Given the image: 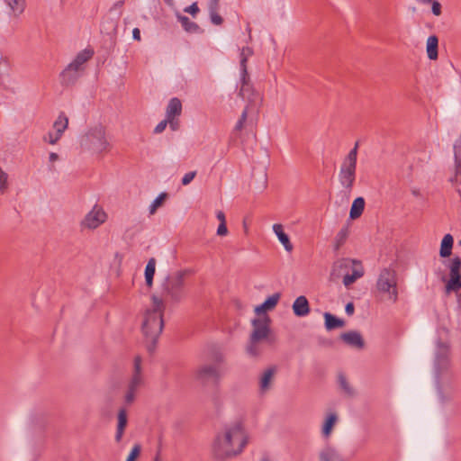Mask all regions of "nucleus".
I'll return each mask as SVG.
<instances>
[{
  "mask_svg": "<svg viewBox=\"0 0 461 461\" xmlns=\"http://www.w3.org/2000/svg\"><path fill=\"white\" fill-rule=\"evenodd\" d=\"M249 442L244 424L240 420L226 424L217 432L211 444V454L217 461H227L240 456Z\"/></svg>",
  "mask_w": 461,
  "mask_h": 461,
  "instance_id": "nucleus-1",
  "label": "nucleus"
},
{
  "mask_svg": "<svg viewBox=\"0 0 461 461\" xmlns=\"http://www.w3.org/2000/svg\"><path fill=\"white\" fill-rule=\"evenodd\" d=\"M279 300L280 294L276 293L269 296L262 304L255 308L258 317L251 321L252 331L247 346L249 355L253 357L258 356L263 351L264 343L273 345L276 341L270 330V318L266 312L275 309Z\"/></svg>",
  "mask_w": 461,
  "mask_h": 461,
  "instance_id": "nucleus-2",
  "label": "nucleus"
},
{
  "mask_svg": "<svg viewBox=\"0 0 461 461\" xmlns=\"http://www.w3.org/2000/svg\"><path fill=\"white\" fill-rule=\"evenodd\" d=\"M150 300V305L143 312L142 332L147 339L155 342L164 328L166 303L158 294H153Z\"/></svg>",
  "mask_w": 461,
  "mask_h": 461,
  "instance_id": "nucleus-3",
  "label": "nucleus"
},
{
  "mask_svg": "<svg viewBox=\"0 0 461 461\" xmlns=\"http://www.w3.org/2000/svg\"><path fill=\"white\" fill-rule=\"evenodd\" d=\"M79 143L83 150L101 157L108 154L113 149V145L107 137L105 128L102 125L90 128L81 136Z\"/></svg>",
  "mask_w": 461,
  "mask_h": 461,
  "instance_id": "nucleus-4",
  "label": "nucleus"
},
{
  "mask_svg": "<svg viewBox=\"0 0 461 461\" xmlns=\"http://www.w3.org/2000/svg\"><path fill=\"white\" fill-rule=\"evenodd\" d=\"M186 275V270H178L167 276L161 283V294L158 296L165 303H179L182 301L185 296V282Z\"/></svg>",
  "mask_w": 461,
  "mask_h": 461,
  "instance_id": "nucleus-5",
  "label": "nucleus"
},
{
  "mask_svg": "<svg viewBox=\"0 0 461 461\" xmlns=\"http://www.w3.org/2000/svg\"><path fill=\"white\" fill-rule=\"evenodd\" d=\"M375 286L384 300L393 303L398 301V277L394 269L383 268L378 275Z\"/></svg>",
  "mask_w": 461,
  "mask_h": 461,
  "instance_id": "nucleus-6",
  "label": "nucleus"
},
{
  "mask_svg": "<svg viewBox=\"0 0 461 461\" xmlns=\"http://www.w3.org/2000/svg\"><path fill=\"white\" fill-rule=\"evenodd\" d=\"M358 146V142H356L354 148L344 158L339 171V181L348 192L352 190L356 181Z\"/></svg>",
  "mask_w": 461,
  "mask_h": 461,
  "instance_id": "nucleus-7",
  "label": "nucleus"
},
{
  "mask_svg": "<svg viewBox=\"0 0 461 461\" xmlns=\"http://www.w3.org/2000/svg\"><path fill=\"white\" fill-rule=\"evenodd\" d=\"M143 384L142 360L140 356H136L133 361L132 374L124 394V401L127 404L130 405L135 401L137 393Z\"/></svg>",
  "mask_w": 461,
  "mask_h": 461,
  "instance_id": "nucleus-8",
  "label": "nucleus"
},
{
  "mask_svg": "<svg viewBox=\"0 0 461 461\" xmlns=\"http://www.w3.org/2000/svg\"><path fill=\"white\" fill-rule=\"evenodd\" d=\"M93 55L94 51L90 49L80 51L74 60L63 70L61 74L63 80L68 84L73 82L77 78L78 72L84 69V64L87 62Z\"/></svg>",
  "mask_w": 461,
  "mask_h": 461,
  "instance_id": "nucleus-9",
  "label": "nucleus"
},
{
  "mask_svg": "<svg viewBox=\"0 0 461 461\" xmlns=\"http://www.w3.org/2000/svg\"><path fill=\"white\" fill-rule=\"evenodd\" d=\"M108 219L107 212L99 204H95L80 221L82 230H94L104 224Z\"/></svg>",
  "mask_w": 461,
  "mask_h": 461,
  "instance_id": "nucleus-10",
  "label": "nucleus"
},
{
  "mask_svg": "<svg viewBox=\"0 0 461 461\" xmlns=\"http://www.w3.org/2000/svg\"><path fill=\"white\" fill-rule=\"evenodd\" d=\"M449 279L446 284V292H456L461 288V259L453 258L448 265Z\"/></svg>",
  "mask_w": 461,
  "mask_h": 461,
  "instance_id": "nucleus-11",
  "label": "nucleus"
},
{
  "mask_svg": "<svg viewBox=\"0 0 461 461\" xmlns=\"http://www.w3.org/2000/svg\"><path fill=\"white\" fill-rule=\"evenodd\" d=\"M194 375V378L203 384H206L210 379L219 382L221 376L219 367L210 364L198 366Z\"/></svg>",
  "mask_w": 461,
  "mask_h": 461,
  "instance_id": "nucleus-12",
  "label": "nucleus"
},
{
  "mask_svg": "<svg viewBox=\"0 0 461 461\" xmlns=\"http://www.w3.org/2000/svg\"><path fill=\"white\" fill-rule=\"evenodd\" d=\"M357 260L351 258H339L336 260L331 267L330 280L337 281L354 267Z\"/></svg>",
  "mask_w": 461,
  "mask_h": 461,
  "instance_id": "nucleus-13",
  "label": "nucleus"
},
{
  "mask_svg": "<svg viewBox=\"0 0 461 461\" xmlns=\"http://www.w3.org/2000/svg\"><path fill=\"white\" fill-rule=\"evenodd\" d=\"M351 274L346 273L343 277V285L346 287L350 286L353 283H355L357 279L361 278L365 270L360 261H357L354 267L351 268Z\"/></svg>",
  "mask_w": 461,
  "mask_h": 461,
  "instance_id": "nucleus-14",
  "label": "nucleus"
},
{
  "mask_svg": "<svg viewBox=\"0 0 461 461\" xmlns=\"http://www.w3.org/2000/svg\"><path fill=\"white\" fill-rule=\"evenodd\" d=\"M127 423H128L127 411L124 408H121L118 411V414H117V427H116V433H115V437H114L115 441L117 443H120L122 441Z\"/></svg>",
  "mask_w": 461,
  "mask_h": 461,
  "instance_id": "nucleus-15",
  "label": "nucleus"
},
{
  "mask_svg": "<svg viewBox=\"0 0 461 461\" xmlns=\"http://www.w3.org/2000/svg\"><path fill=\"white\" fill-rule=\"evenodd\" d=\"M272 229L285 251L292 252L294 246L289 236L285 232L284 226L281 223H275Z\"/></svg>",
  "mask_w": 461,
  "mask_h": 461,
  "instance_id": "nucleus-16",
  "label": "nucleus"
},
{
  "mask_svg": "<svg viewBox=\"0 0 461 461\" xmlns=\"http://www.w3.org/2000/svg\"><path fill=\"white\" fill-rule=\"evenodd\" d=\"M341 339L350 347L361 349L365 346V341L359 332L349 331L341 334Z\"/></svg>",
  "mask_w": 461,
  "mask_h": 461,
  "instance_id": "nucleus-17",
  "label": "nucleus"
},
{
  "mask_svg": "<svg viewBox=\"0 0 461 461\" xmlns=\"http://www.w3.org/2000/svg\"><path fill=\"white\" fill-rule=\"evenodd\" d=\"M276 373V367H269L262 373L259 379V389L261 393H266L271 388Z\"/></svg>",
  "mask_w": 461,
  "mask_h": 461,
  "instance_id": "nucleus-18",
  "label": "nucleus"
},
{
  "mask_svg": "<svg viewBox=\"0 0 461 461\" xmlns=\"http://www.w3.org/2000/svg\"><path fill=\"white\" fill-rule=\"evenodd\" d=\"M294 313L298 317L306 316L310 312V306L307 298L301 295L293 303Z\"/></svg>",
  "mask_w": 461,
  "mask_h": 461,
  "instance_id": "nucleus-19",
  "label": "nucleus"
},
{
  "mask_svg": "<svg viewBox=\"0 0 461 461\" xmlns=\"http://www.w3.org/2000/svg\"><path fill=\"white\" fill-rule=\"evenodd\" d=\"M449 348L447 345L439 344L438 345V352L437 356V366L438 369L443 370L447 369L449 366Z\"/></svg>",
  "mask_w": 461,
  "mask_h": 461,
  "instance_id": "nucleus-20",
  "label": "nucleus"
},
{
  "mask_svg": "<svg viewBox=\"0 0 461 461\" xmlns=\"http://www.w3.org/2000/svg\"><path fill=\"white\" fill-rule=\"evenodd\" d=\"M182 113V104L181 101L174 97L172 98L167 107L166 117L167 119H175L178 117Z\"/></svg>",
  "mask_w": 461,
  "mask_h": 461,
  "instance_id": "nucleus-21",
  "label": "nucleus"
},
{
  "mask_svg": "<svg viewBox=\"0 0 461 461\" xmlns=\"http://www.w3.org/2000/svg\"><path fill=\"white\" fill-rule=\"evenodd\" d=\"M454 238L451 234H446L440 243L439 255L441 258H448L452 253Z\"/></svg>",
  "mask_w": 461,
  "mask_h": 461,
  "instance_id": "nucleus-22",
  "label": "nucleus"
},
{
  "mask_svg": "<svg viewBox=\"0 0 461 461\" xmlns=\"http://www.w3.org/2000/svg\"><path fill=\"white\" fill-rule=\"evenodd\" d=\"M68 118L64 113H60L53 122L52 131H55L56 135L61 138L65 131L68 129Z\"/></svg>",
  "mask_w": 461,
  "mask_h": 461,
  "instance_id": "nucleus-23",
  "label": "nucleus"
},
{
  "mask_svg": "<svg viewBox=\"0 0 461 461\" xmlns=\"http://www.w3.org/2000/svg\"><path fill=\"white\" fill-rule=\"evenodd\" d=\"M365 209V200L363 197H357L353 201V203L350 208L349 217L352 220H356L359 218Z\"/></svg>",
  "mask_w": 461,
  "mask_h": 461,
  "instance_id": "nucleus-24",
  "label": "nucleus"
},
{
  "mask_svg": "<svg viewBox=\"0 0 461 461\" xmlns=\"http://www.w3.org/2000/svg\"><path fill=\"white\" fill-rule=\"evenodd\" d=\"M338 416L334 412H330L328 414L323 426H322V435L325 438H329L333 430L335 424L337 423Z\"/></svg>",
  "mask_w": 461,
  "mask_h": 461,
  "instance_id": "nucleus-25",
  "label": "nucleus"
},
{
  "mask_svg": "<svg viewBox=\"0 0 461 461\" xmlns=\"http://www.w3.org/2000/svg\"><path fill=\"white\" fill-rule=\"evenodd\" d=\"M438 40L437 36H429L427 40V54L429 59L435 60L438 59Z\"/></svg>",
  "mask_w": 461,
  "mask_h": 461,
  "instance_id": "nucleus-26",
  "label": "nucleus"
},
{
  "mask_svg": "<svg viewBox=\"0 0 461 461\" xmlns=\"http://www.w3.org/2000/svg\"><path fill=\"white\" fill-rule=\"evenodd\" d=\"M156 271V259L151 258L149 259L146 268H145V281L146 285L149 287H151L153 285V277Z\"/></svg>",
  "mask_w": 461,
  "mask_h": 461,
  "instance_id": "nucleus-27",
  "label": "nucleus"
},
{
  "mask_svg": "<svg viewBox=\"0 0 461 461\" xmlns=\"http://www.w3.org/2000/svg\"><path fill=\"white\" fill-rule=\"evenodd\" d=\"M349 235V229L348 227H343L339 230V231L337 233L333 247L336 251H338L346 242Z\"/></svg>",
  "mask_w": 461,
  "mask_h": 461,
  "instance_id": "nucleus-28",
  "label": "nucleus"
},
{
  "mask_svg": "<svg viewBox=\"0 0 461 461\" xmlns=\"http://www.w3.org/2000/svg\"><path fill=\"white\" fill-rule=\"evenodd\" d=\"M177 20L187 32L195 33L200 31V27L186 16L178 14Z\"/></svg>",
  "mask_w": 461,
  "mask_h": 461,
  "instance_id": "nucleus-29",
  "label": "nucleus"
},
{
  "mask_svg": "<svg viewBox=\"0 0 461 461\" xmlns=\"http://www.w3.org/2000/svg\"><path fill=\"white\" fill-rule=\"evenodd\" d=\"M325 318V326L327 330H333L336 328H340L344 325V321L330 313L326 312L324 314Z\"/></svg>",
  "mask_w": 461,
  "mask_h": 461,
  "instance_id": "nucleus-30",
  "label": "nucleus"
},
{
  "mask_svg": "<svg viewBox=\"0 0 461 461\" xmlns=\"http://www.w3.org/2000/svg\"><path fill=\"white\" fill-rule=\"evenodd\" d=\"M321 461H343L339 453L330 447L324 449L321 455Z\"/></svg>",
  "mask_w": 461,
  "mask_h": 461,
  "instance_id": "nucleus-31",
  "label": "nucleus"
},
{
  "mask_svg": "<svg viewBox=\"0 0 461 461\" xmlns=\"http://www.w3.org/2000/svg\"><path fill=\"white\" fill-rule=\"evenodd\" d=\"M456 175L461 174V137L454 145Z\"/></svg>",
  "mask_w": 461,
  "mask_h": 461,
  "instance_id": "nucleus-32",
  "label": "nucleus"
},
{
  "mask_svg": "<svg viewBox=\"0 0 461 461\" xmlns=\"http://www.w3.org/2000/svg\"><path fill=\"white\" fill-rule=\"evenodd\" d=\"M14 15H20L25 8V0H5Z\"/></svg>",
  "mask_w": 461,
  "mask_h": 461,
  "instance_id": "nucleus-33",
  "label": "nucleus"
},
{
  "mask_svg": "<svg viewBox=\"0 0 461 461\" xmlns=\"http://www.w3.org/2000/svg\"><path fill=\"white\" fill-rule=\"evenodd\" d=\"M167 197V194L166 193H161L150 204L149 206V213L152 215L156 212L158 208L162 206L164 203L166 198Z\"/></svg>",
  "mask_w": 461,
  "mask_h": 461,
  "instance_id": "nucleus-34",
  "label": "nucleus"
},
{
  "mask_svg": "<svg viewBox=\"0 0 461 461\" xmlns=\"http://www.w3.org/2000/svg\"><path fill=\"white\" fill-rule=\"evenodd\" d=\"M8 190V174L0 167V194H4Z\"/></svg>",
  "mask_w": 461,
  "mask_h": 461,
  "instance_id": "nucleus-35",
  "label": "nucleus"
},
{
  "mask_svg": "<svg viewBox=\"0 0 461 461\" xmlns=\"http://www.w3.org/2000/svg\"><path fill=\"white\" fill-rule=\"evenodd\" d=\"M140 452H141L140 444H139V443L135 444L132 447L131 450L130 451V453L126 458V461H136L140 457Z\"/></svg>",
  "mask_w": 461,
  "mask_h": 461,
  "instance_id": "nucleus-36",
  "label": "nucleus"
},
{
  "mask_svg": "<svg viewBox=\"0 0 461 461\" xmlns=\"http://www.w3.org/2000/svg\"><path fill=\"white\" fill-rule=\"evenodd\" d=\"M218 8H212V5H209L211 21L215 25H221L223 22L221 16L217 13Z\"/></svg>",
  "mask_w": 461,
  "mask_h": 461,
  "instance_id": "nucleus-37",
  "label": "nucleus"
},
{
  "mask_svg": "<svg viewBox=\"0 0 461 461\" xmlns=\"http://www.w3.org/2000/svg\"><path fill=\"white\" fill-rule=\"evenodd\" d=\"M60 139L53 131H50L43 137V140L51 145H55Z\"/></svg>",
  "mask_w": 461,
  "mask_h": 461,
  "instance_id": "nucleus-38",
  "label": "nucleus"
},
{
  "mask_svg": "<svg viewBox=\"0 0 461 461\" xmlns=\"http://www.w3.org/2000/svg\"><path fill=\"white\" fill-rule=\"evenodd\" d=\"M339 382L341 388L345 391V393H347L348 394L353 393V391L344 375L339 376Z\"/></svg>",
  "mask_w": 461,
  "mask_h": 461,
  "instance_id": "nucleus-39",
  "label": "nucleus"
},
{
  "mask_svg": "<svg viewBox=\"0 0 461 461\" xmlns=\"http://www.w3.org/2000/svg\"><path fill=\"white\" fill-rule=\"evenodd\" d=\"M247 117H248V110L245 109L240 118V120L238 121L236 126H235V129L237 131H241L244 127V124H245V122L247 120Z\"/></svg>",
  "mask_w": 461,
  "mask_h": 461,
  "instance_id": "nucleus-40",
  "label": "nucleus"
},
{
  "mask_svg": "<svg viewBox=\"0 0 461 461\" xmlns=\"http://www.w3.org/2000/svg\"><path fill=\"white\" fill-rule=\"evenodd\" d=\"M196 176V171H191L186 173L182 178V184L184 185H189Z\"/></svg>",
  "mask_w": 461,
  "mask_h": 461,
  "instance_id": "nucleus-41",
  "label": "nucleus"
},
{
  "mask_svg": "<svg viewBox=\"0 0 461 461\" xmlns=\"http://www.w3.org/2000/svg\"><path fill=\"white\" fill-rule=\"evenodd\" d=\"M168 123L167 118L166 117L165 120L161 121L154 129V132L158 134L161 133L167 127Z\"/></svg>",
  "mask_w": 461,
  "mask_h": 461,
  "instance_id": "nucleus-42",
  "label": "nucleus"
},
{
  "mask_svg": "<svg viewBox=\"0 0 461 461\" xmlns=\"http://www.w3.org/2000/svg\"><path fill=\"white\" fill-rule=\"evenodd\" d=\"M185 12L191 14L193 16H195L199 12V8L196 3L192 4L190 6L185 8Z\"/></svg>",
  "mask_w": 461,
  "mask_h": 461,
  "instance_id": "nucleus-43",
  "label": "nucleus"
},
{
  "mask_svg": "<svg viewBox=\"0 0 461 461\" xmlns=\"http://www.w3.org/2000/svg\"><path fill=\"white\" fill-rule=\"evenodd\" d=\"M228 234V228L226 223H220L217 229V235L221 237H224Z\"/></svg>",
  "mask_w": 461,
  "mask_h": 461,
  "instance_id": "nucleus-44",
  "label": "nucleus"
},
{
  "mask_svg": "<svg viewBox=\"0 0 461 461\" xmlns=\"http://www.w3.org/2000/svg\"><path fill=\"white\" fill-rule=\"evenodd\" d=\"M432 13L438 16L441 14V5L438 1H432Z\"/></svg>",
  "mask_w": 461,
  "mask_h": 461,
  "instance_id": "nucleus-45",
  "label": "nucleus"
},
{
  "mask_svg": "<svg viewBox=\"0 0 461 461\" xmlns=\"http://www.w3.org/2000/svg\"><path fill=\"white\" fill-rule=\"evenodd\" d=\"M170 128L173 131H176L178 129V121L175 119H167Z\"/></svg>",
  "mask_w": 461,
  "mask_h": 461,
  "instance_id": "nucleus-46",
  "label": "nucleus"
},
{
  "mask_svg": "<svg viewBox=\"0 0 461 461\" xmlns=\"http://www.w3.org/2000/svg\"><path fill=\"white\" fill-rule=\"evenodd\" d=\"M216 217L219 220L220 223H226L225 213L222 211H218L216 212Z\"/></svg>",
  "mask_w": 461,
  "mask_h": 461,
  "instance_id": "nucleus-47",
  "label": "nucleus"
},
{
  "mask_svg": "<svg viewBox=\"0 0 461 461\" xmlns=\"http://www.w3.org/2000/svg\"><path fill=\"white\" fill-rule=\"evenodd\" d=\"M132 37L136 41H140V31L138 28L133 29Z\"/></svg>",
  "mask_w": 461,
  "mask_h": 461,
  "instance_id": "nucleus-48",
  "label": "nucleus"
},
{
  "mask_svg": "<svg viewBox=\"0 0 461 461\" xmlns=\"http://www.w3.org/2000/svg\"><path fill=\"white\" fill-rule=\"evenodd\" d=\"M346 312L348 314V315H351L353 314L354 312V305L352 303H348L347 305H346Z\"/></svg>",
  "mask_w": 461,
  "mask_h": 461,
  "instance_id": "nucleus-49",
  "label": "nucleus"
},
{
  "mask_svg": "<svg viewBox=\"0 0 461 461\" xmlns=\"http://www.w3.org/2000/svg\"><path fill=\"white\" fill-rule=\"evenodd\" d=\"M59 159V155L55 152H51L49 156V160L50 163H54Z\"/></svg>",
  "mask_w": 461,
  "mask_h": 461,
  "instance_id": "nucleus-50",
  "label": "nucleus"
},
{
  "mask_svg": "<svg viewBox=\"0 0 461 461\" xmlns=\"http://www.w3.org/2000/svg\"><path fill=\"white\" fill-rule=\"evenodd\" d=\"M220 0H210L209 5H212V8H218Z\"/></svg>",
  "mask_w": 461,
  "mask_h": 461,
  "instance_id": "nucleus-51",
  "label": "nucleus"
},
{
  "mask_svg": "<svg viewBox=\"0 0 461 461\" xmlns=\"http://www.w3.org/2000/svg\"><path fill=\"white\" fill-rule=\"evenodd\" d=\"M246 61H247V59H246L245 58H244V59H242V60H241V66H242V68H243V73H244V75H246V74H247V70H246Z\"/></svg>",
  "mask_w": 461,
  "mask_h": 461,
  "instance_id": "nucleus-52",
  "label": "nucleus"
},
{
  "mask_svg": "<svg viewBox=\"0 0 461 461\" xmlns=\"http://www.w3.org/2000/svg\"><path fill=\"white\" fill-rule=\"evenodd\" d=\"M243 229H244L245 234H248L249 233V226L245 221H243Z\"/></svg>",
  "mask_w": 461,
  "mask_h": 461,
  "instance_id": "nucleus-53",
  "label": "nucleus"
},
{
  "mask_svg": "<svg viewBox=\"0 0 461 461\" xmlns=\"http://www.w3.org/2000/svg\"><path fill=\"white\" fill-rule=\"evenodd\" d=\"M259 461H271V459L268 456H264L261 457Z\"/></svg>",
  "mask_w": 461,
  "mask_h": 461,
  "instance_id": "nucleus-54",
  "label": "nucleus"
},
{
  "mask_svg": "<svg viewBox=\"0 0 461 461\" xmlns=\"http://www.w3.org/2000/svg\"><path fill=\"white\" fill-rule=\"evenodd\" d=\"M412 194L415 195V196H419L420 195V191L412 190Z\"/></svg>",
  "mask_w": 461,
  "mask_h": 461,
  "instance_id": "nucleus-55",
  "label": "nucleus"
},
{
  "mask_svg": "<svg viewBox=\"0 0 461 461\" xmlns=\"http://www.w3.org/2000/svg\"><path fill=\"white\" fill-rule=\"evenodd\" d=\"M459 245L461 246V240L459 241Z\"/></svg>",
  "mask_w": 461,
  "mask_h": 461,
  "instance_id": "nucleus-56",
  "label": "nucleus"
},
{
  "mask_svg": "<svg viewBox=\"0 0 461 461\" xmlns=\"http://www.w3.org/2000/svg\"><path fill=\"white\" fill-rule=\"evenodd\" d=\"M167 2H169L170 0H166Z\"/></svg>",
  "mask_w": 461,
  "mask_h": 461,
  "instance_id": "nucleus-57",
  "label": "nucleus"
}]
</instances>
